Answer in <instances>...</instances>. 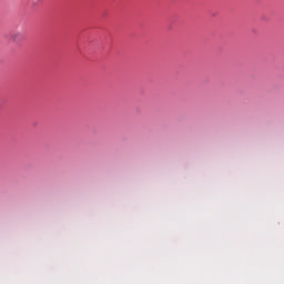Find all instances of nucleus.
<instances>
[{
	"instance_id": "obj_1",
	"label": "nucleus",
	"mask_w": 284,
	"mask_h": 284,
	"mask_svg": "<svg viewBox=\"0 0 284 284\" xmlns=\"http://www.w3.org/2000/svg\"><path fill=\"white\" fill-rule=\"evenodd\" d=\"M9 40L12 43H20L24 40V36L21 32H10Z\"/></svg>"
}]
</instances>
